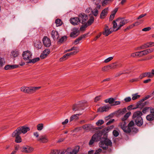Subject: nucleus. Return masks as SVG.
<instances>
[{"label": "nucleus", "mask_w": 154, "mask_h": 154, "mask_svg": "<svg viewBox=\"0 0 154 154\" xmlns=\"http://www.w3.org/2000/svg\"><path fill=\"white\" fill-rule=\"evenodd\" d=\"M111 141L107 138L103 139L99 143L100 147L103 149L106 150V152L110 153L112 152L111 147L112 146Z\"/></svg>", "instance_id": "1"}, {"label": "nucleus", "mask_w": 154, "mask_h": 154, "mask_svg": "<svg viewBox=\"0 0 154 154\" xmlns=\"http://www.w3.org/2000/svg\"><path fill=\"white\" fill-rule=\"evenodd\" d=\"M128 22L127 20L123 18H118L116 20L113 21V27L114 29H116L115 31H117Z\"/></svg>", "instance_id": "2"}, {"label": "nucleus", "mask_w": 154, "mask_h": 154, "mask_svg": "<svg viewBox=\"0 0 154 154\" xmlns=\"http://www.w3.org/2000/svg\"><path fill=\"white\" fill-rule=\"evenodd\" d=\"M105 134L102 133V130L97 133L94 134L92 137V138L89 142V145H92L95 142H97L101 140L103 138H106L101 137L102 134Z\"/></svg>", "instance_id": "3"}, {"label": "nucleus", "mask_w": 154, "mask_h": 154, "mask_svg": "<svg viewBox=\"0 0 154 154\" xmlns=\"http://www.w3.org/2000/svg\"><path fill=\"white\" fill-rule=\"evenodd\" d=\"M40 88V87L23 86L20 88V90L21 91L25 93L32 94L35 92L36 90L39 89Z\"/></svg>", "instance_id": "4"}, {"label": "nucleus", "mask_w": 154, "mask_h": 154, "mask_svg": "<svg viewBox=\"0 0 154 154\" xmlns=\"http://www.w3.org/2000/svg\"><path fill=\"white\" fill-rule=\"evenodd\" d=\"M30 129L29 127L23 126L18 127L15 131L16 133L20 134L21 133L25 134Z\"/></svg>", "instance_id": "5"}, {"label": "nucleus", "mask_w": 154, "mask_h": 154, "mask_svg": "<svg viewBox=\"0 0 154 154\" xmlns=\"http://www.w3.org/2000/svg\"><path fill=\"white\" fill-rule=\"evenodd\" d=\"M79 19L80 20V22L83 24L86 23L88 20L87 16L84 13H81L79 14L78 16Z\"/></svg>", "instance_id": "6"}, {"label": "nucleus", "mask_w": 154, "mask_h": 154, "mask_svg": "<svg viewBox=\"0 0 154 154\" xmlns=\"http://www.w3.org/2000/svg\"><path fill=\"white\" fill-rule=\"evenodd\" d=\"M32 55L31 52L29 51L23 52L22 54V56L23 59L25 60H29L31 58Z\"/></svg>", "instance_id": "7"}, {"label": "nucleus", "mask_w": 154, "mask_h": 154, "mask_svg": "<svg viewBox=\"0 0 154 154\" xmlns=\"http://www.w3.org/2000/svg\"><path fill=\"white\" fill-rule=\"evenodd\" d=\"M20 134L19 133H16L15 131L13 132L12 134V137H15V141L17 143H20L22 141V139L20 136Z\"/></svg>", "instance_id": "8"}, {"label": "nucleus", "mask_w": 154, "mask_h": 154, "mask_svg": "<svg viewBox=\"0 0 154 154\" xmlns=\"http://www.w3.org/2000/svg\"><path fill=\"white\" fill-rule=\"evenodd\" d=\"M101 7L100 5H97L92 10L91 13L94 16L97 17L99 14V10L100 9Z\"/></svg>", "instance_id": "9"}, {"label": "nucleus", "mask_w": 154, "mask_h": 154, "mask_svg": "<svg viewBox=\"0 0 154 154\" xmlns=\"http://www.w3.org/2000/svg\"><path fill=\"white\" fill-rule=\"evenodd\" d=\"M149 95H147L143 99L141 100L140 101H139L137 103V106L138 108H142L146 104L145 102V103H143V102L147 99L149 98Z\"/></svg>", "instance_id": "10"}, {"label": "nucleus", "mask_w": 154, "mask_h": 154, "mask_svg": "<svg viewBox=\"0 0 154 154\" xmlns=\"http://www.w3.org/2000/svg\"><path fill=\"white\" fill-rule=\"evenodd\" d=\"M33 151V148L28 146H24L22 148V151L26 153H30Z\"/></svg>", "instance_id": "11"}, {"label": "nucleus", "mask_w": 154, "mask_h": 154, "mask_svg": "<svg viewBox=\"0 0 154 154\" xmlns=\"http://www.w3.org/2000/svg\"><path fill=\"white\" fill-rule=\"evenodd\" d=\"M37 140L41 143H45L48 141L47 136L45 135H41L39 138H37Z\"/></svg>", "instance_id": "12"}, {"label": "nucleus", "mask_w": 154, "mask_h": 154, "mask_svg": "<svg viewBox=\"0 0 154 154\" xmlns=\"http://www.w3.org/2000/svg\"><path fill=\"white\" fill-rule=\"evenodd\" d=\"M43 42L44 46L46 47H49L51 45L50 39L47 37H44L43 39Z\"/></svg>", "instance_id": "13"}, {"label": "nucleus", "mask_w": 154, "mask_h": 154, "mask_svg": "<svg viewBox=\"0 0 154 154\" xmlns=\"http://www.w3.org/2000/svg\"><path fill=\"white\" fill-rule=\"evenodd\" d=\"M143 115L142 112L140 111H137L134 112L133 116V120L137 119L140 118H142L141 116Z\"/></svg>", "instance_id": "14"}, {"label": "nucleus", "mask_w": 154, "mask_h": 154, "mask_svg": "<svg viewBox=\"0 0 154 154\" xmlns=\"http://www.w3.org/2000/svg\"><path fill=\"white\" fill-rule=\"evenodd\" d=\"M82 105L81 104V103L79 102V103L74 105L72 107V110L74 111H76L82 110L83 109L82 108Z\"/></svg>", "instance_id": "15"}, {"label": "nucleus", "mask_w": 154, "mask_h": 154, "mask_svg": "<svg viewBox=\"0 0 154 154\" xmlns=\"http://www.w3.org/2000/svg\"><path fill=\"white\" fill-rule=\"evenodd\" d=\"M78 17H75L72 18L70 19V23L74 25H76L79 23L80 20Z\"/></svg>", "instance_id": "16"}, {"label": "nucleus", "mask_w": 154, "mask_h": 154, "mask_svg": "<svg viewBox=\"0 0 154 154\" xmlns=\"http://www.w3.org/2000/svg\"><path fill=\"white\" fill-rule=\"evenodd\" d=\"M79 33V31L78 28H74L73 31L71 32L70 36L71 37H75L78 35Z\"/></svg>", "instance_id": "17"}, {"label": "nucleus", "mask_w": 154, "mask_h": 154, "mask_svg": "<svg viewBox=\"0 0 154 154\" xmlns=\"http://www.w3.org/2000/svg\"><path fill=\"white\" fill-rule=\"evenodd\" d=\"M110 108L109 105H105L104 106L100 107L98 110V111L103 112L108 111Z\"/></svg>", "instance_id": "18"}, {"label": "nucleus", "mask_w": 154, "mask_h": 154, "mask_svg": "<svg viewBox=\"0 0 154 154\" xmlns=\"http://www.w3.org/2000/svg\"><path fill=\"white\" fill-rule=\"evenodd\" d=\"M108 9V8H106L102 10L100 15V18L101 19L104 18L107 15Z\"/></svg>", "instance_id": "19"}, {"label": "nucleus", "mask_w": 154, "mask_h": 154, "mask_svg": "<svg viewBox=\"0 0 154 154\" xmlns=\"http://www.w3.org/2000/svg\"><path fill=\"white\" fill-rule=\"evenodd\" d=\"M112 32V31L109 29L107 26L106 25L104 29V30L103 32V34L106 36L110 34Z\"/></svg>", "instance_id": "20"}, {"label": "nucleus", "mask_w": 154, "mask_h": 154, "mask_svg": "<svg viewBox=\"0 0 154 154\" xmlns=\"http://www.w3.org/2000/svg\"><path fill=\"white\" fill-rule=\"evenodd\" d=\"M134 120L135 121L136 125L139 127L141 126L143 124V121L142 118H140L137 119H134Z\"/></svg>", "instance_id": "21"}, {"label": "nucleus", "mask_w": 154, "mask_h": 154, "mask_svg": "<svg viewBox=\"0 0 154 154\" xmlns=\"http://www.w3.org/2000/svg\"><path fill=\"white\" fill-rule=\"evenodd\" d=\"M51 35L52 38L54 40L57 39L59 37V35L58 32L55 30L52 31Z\"/></svg>", "instance_id": "22"}, {"label": "nucleus", "mask_w": 154, "mask_h": 154, "mask_svg": "<svg viewBox=\"0 0 154 154\" xmlns=\"http://www.w3.org/2000/svg\"><path fill=\"white\" fill-rule=\"evenodd\" d=\"M147 77L149 78H152L151 72H145L141 74L139 76V78L140 79H142L143 78Z\"/></svg>", "instance_id": "23"}, {"label": "nucleus", "mask_w": 154, "mask_h": 154, "mask_svg": "<svg viewBox=\"0 0 154 154\" xmlns=\"http://www.w3.org/2000/svg\"><path fill=\"white\" fill-rule=\"evenodd\" d=\"M82 114H74L72 115L69 119V121H75L79 119V116L81 115Z\"/></svg>", "instance_id": "24"}, {"label": "nucleus", "mask_w": 154, "mask_h": 154, "mask_svg": "<svg viewBox=\"0 0 154 154\" xmlns=\"http://www.w3.org/2000/svg\"><path fill=\"white\" fill-rule=\"evenodd\" d=\"M18 65H6L4 67L5 70L17 68Z\"/></svg>", "instance_id": "25"}, {"label": "nucleus", "mask_w": 154, "mask_h": 154, "mask_svg": "<svg viewBox=\"0 0 154 154\" xmlns=\"http://www.w3.org/2000/svg\"><path fill=\"white\" fill-rule=\"evenodd\" d=\"M114 126L113 125H111L108 126L106 128H105L102 130V133L104 134H106L108 133L113 128Z\"/></svg>", "instance_id": "26"}, {"label": "nucleus", "mask_w": 154, "mask_h": 154, "mask_svg": "<svg viewBox=\"0 0 154 154\" xmlns=\"http://www.w3.org/2000/svg\"><path fill=\"white\" fill-rule=\"evenodd\" d=\"M79 146H76L75 147L74 149L72 152H68L66 153V154H76L79 151Z\"/></svg>", "instance_id": "27"}, {"label": "nucleus", "mask_w": 154, "mask_h": 154, "mask_svg": "<svg viewBox=\"0 0 154 154\" xmlns=\"http://www.w3.org/2000/svg\"><path fill=\"white\" fill-rule=\"evenodd\" d=\"M86 35L85 34L82 35L81 36L76 39L74 42V44L75 45H77L79 44V41L83 38L85 37Z\"/></svg>", "instance_id": "28"}, {"label": "nucleus", "mask_w": 154, "mask_h": 154, "mask_svg": "<svg viewBox=\"0 0 154 154\" xmlns=\"http://www.w3.org/2000/svg\"><path fill=\"white\" fill-rule=\"evenodd\" d=\"M114 63H112L110 66H105L102 68V70L103 71H106L109 69V68H114L115 67L113 65Z\"/></svg>", "instance_id": "29"}, {"label": "nucleus", "mask_w": 154, "mask_h": 154, "mask_svg": "<svg viewBox=\"0 0 154 154\" xmlns=\"http://www.w3.org/2000/svg\"><path fill=\"white\" fill-rule=\"evenodd\" d=\"M19 54V52L18 51L15 50L11 52V56L14 57H17Z\"/></svg>", "instance_id": "30"}, {"label": "nucleus", "mask_w": 154, "mask_h": 154, "mask_svg": "<svg viewBox=\"0 0 154 154\" xmlns=\"http://www.w3.org/2000/svg\"><path fill=\"white\" fill-rule=\"evenodd\" d=\"M146 118L148 121H152L154 120V116L150 113L146 116Z\"/></svg>", "instance_id": "31"}, {"label": "nucleus", "mask_w": 154, "mask_h": 154, "mask_svg": "<svg viewBox=\"0 0 154 154\" xmlns=\"http://www.w3.org/2000/svg\"><path fill=\"white\" fill-rule=\"evenodd\" d=\"M94 18L93 17H91L90 19L88 20V22L86 23V24L88 26L90 25L94 21Z\"/></svg>", "instance_id": "32"}, {"label": "nucleus", "mask_w": 154, "mask_h": 154, "mask_svg": "<svg viewBox=\"0 0 154 154\" xmlns=\"http://www.w3.org/2000/svg\"><path fill=\"white\" fill-rule=\"evenodd\" d=\"M131 114V112H128L122 118V121H124L127 120L129 117L130 116Z\"/></svg>", "instance_id": "33"}, {"label": "nucleus", "mask_w": 154, "mask_h": 154, "mask_svg": "<svg viewBox=\"0 0 154 154\" xmlns=\"http://www.w3.org/2000/svg\"><path fill=\"white\" fill-rule=\"evenodd\" d=\"M42 44L41 42L37 41L34 44L35 46L38 49H40L42 47Z\"/></svg>", "instance_id": "34"}, {"label": "nucleus", "mask_w": 154, "mask_h": 154, "mask_svg": "<svg viewBox=\"0 0 154 154\" xmlns=\"http://www.w3.org/2000/svg\"><path fill=\"white\" fill-rule=\"evenodd\" d=\"M82 128L86 130H89L91 128V125L90 124H85L82 126Z\"/></svg>", "instance_id": "35"}, {"label": "nucleus", "mask_w": 154, "mask_h": 154, "mask_svg": "<svg viewBox=\"0 0 154 154\" xmlns=\"http://www.w3.org/2000/svg\"><path fill=\"white\" fill-rule=\"evenodd\" d=\"M40 60V58L39 57H36L32 59H31L29 60V61L27 62L28 63H34L39 61Z\"/></svg>", "instance_id": "36"}, {"label": "nucleus", "mask_w": 154, "mask_h": 154, "mask_svg": "<svg viewBox=\"0 0 154 154\" xmlns=\"http://www.w3.org/2000/svg\"><path fill=\"white\" fill-rule=\"evenodd\" d=\"M67 39V37L66 36H62L61 38L59 39L58 43L59 44L63 43L64 41H66Z\"/></svg>", "instance_id": "37"}, {"label": "nucleus", "mask_w": 154, "mask_h": 154, "mask_svg": "<svg viewBox=\"0 0 154 154\" xmlns=\"http://www.w3.org/2000/svg\"><path fill=\"white\" fill-rule=\"evenodd\" d=\"M55 23L57 26H59L62 25V22L61 20L57 19L55 20Z\"/></svg>", "instance_id": "38"}, {"label": "nucleus", "mask_w": 154, "mask_h": 154, "mask_svg": "<svg viewBox=\"0 0 154 154\" xmlns=\"http://www.w3.org/2000/svg\"><path fill=\"white\" fill-rule=\"evenodd\" d=\"M122 130L124 131L127 133H129L131 131V128L128 127H126L125 128H123Z\"/></svg>", "instance_id": "39"}, {"label": "nucleus", "mask_w": 154, "mask_h": 154, "mask_svg": "<svg viewBox=\"0 0 154 154\" xmlns=\"http://www.w3.org/2000/svg\"><path fill=\"white\" fill-rule=\"evenodd\" d=\"M132 100H135L139 98L140 96V95H138V93L133 94L132 95Z\"/></svg>", "instance_id": "40"}, {"label": "nucleus", "mask_w": 154, "mask_h": 154, "mask_svg": "<svg viewBox=\"0 0 154 154\" xmlns=\"http://www.w3.org/2000/svg\"><path fill=\"white\" fill-rule=\"evenodd\" d=\"M5 62L3 58L0 57V68L5 64Z\"/></svg>", "instance_id": "41"}, {"label": "nucleus", "mask_w": 154, "mask_h": 154, "mask_svg": "<svg viewBox=\"0 0 154 154\" xmlns=\"http://www.w3.org/2000/svg\"><path fill=\"white\" fill-rule=\"evenodd\" d=\"M69 56L68 55V53L65 54L63 56V57L60 59V61H62L63 60H66L68 58Z\"/></svg>", "instance_id": "42"}, {"label": "nucleus", "mask_w": 154, "mask_h": 154, "mask_svg": "<svg viewBox=\"0 0 154 154\" xmlns=\"http://www.w3.org/2000/svg\"><path fill=\"white\" fill-rule=\"evenodd\" d=\"M37 127L38 131H41L43 128V125L42 123L38 124L37 125Z\"/></svg>", "instance_id": "43"}, {"label": "nucleus", "mask_w": 154, "mask_h": 154, "mask_svg": "<svg viewBox=\"0 0 154 154\" xmlns=\"http://www.w3.org/2000/svg\"><path fill=\"white\" fill-rule=\"evenodd\" d=\"M127 123L125 121H123L120 124V127L122 129H123V128H125L127 127Z\"/></svg>", "instance_id": "44"}, {"label": "nucleus", "mask_w": 154, "mask_h": 154, "mask_svg": "<svg viewBox=\"0 0 154 154\" xmlns=\"http://www.w3.org/2000/svg\"><path fill=\"white\" fill-rule=\"evenodd\" d=\"M150 108L149 107H145L142 110V112L144 113L145 114L147 112H148L149 110H150Z\"/></svg>", "instance_id": "45"}, {"label": "nucleus", "mask_w": 154, "mask_h": 154, "mask_svg": "<svg viewBox=\"0 0 154 154\" xmlns=\"http://www.w3.org/2000/svg\"><path fill=\"white\" fill-rule=\"evenodd\" d=\"M96 5H100L99 4L101 0H91Z\"/></svg>", "instance_id": "46"}, {"label": "nucleus", "mask_w": 154, "mask_h": 154, "mask_svg": "<svg viewBox=\"0 0 154 154\" xmlns=\"http://www.w3.org/2000/svg\"><path fill=\"white\" fill-rule=\"evenodd\" d=\"M104 123V121L102 120H99L96 123V124L98 126H100Z\"/></svg>", "instance_id": "47"}, {"label": "nucleus", "mask_w": 154, "mask_h": 154, "mask_svg": "<svg viewBox=\"0 0 154 154\" xmlns=\"http://www.w3.org/2000/svg\"><path fill=\"white\" fill-rule=\"evenodd\" d=\"M113 134L115 137H117L119 135L118 131L116 130H114L112 132Z\"/></svg>", "instance_id": "48"}, {"label": "nucleus", "mask_w": 154, "mask_h": 154, "mask_svg": "<svg viewBox=\"0 0 154 154\" xmlns=\"http://www.w3.org/2000/svg\"><path fill=\"white\" fill-rule=\"evenodd\" d=\"M78 49V47H73L71 48V49L67 50L66 51V52L70 51L73 50H76Z\"/></svg>", "instance_id": "49"}, {"label": "nucleus", "mask_w": 154, "mask_h": 154, "mask_svg": "<svg viewBox=\"0 0 154 154\" xmlns=\"http://www.w3.org/2000/svg\"><path fill=\"white\" fill-rule=\"evenodd\" d=\"M75 51L71 52L70 53H68V55H69V56L71 55L75 54L78 53L79 52V51L77 50Z\"/></svg>", "instance_id": "50"}, {"label": "nucleus", "mask_w": 154, "mask_h": 154, "mask_svg": "<svg viewBox=\"0 0 154 154\" xmlns=\"http://www.w3.org/2000/svg\"><path fill=\"white\" fill-rule=\"evenodd\" d=\"M113 59V57H110L108 58H107L106 59H105L104 61V62L105 63H107L109 62L110 61L112 60Z\"/></svg>", "instance_id": "51"}, {"label": "nucleus", "mask_w": 154, "mask_h": 154, "mask_svg": "<svg viewBox=\"0 0 154 154\" xmlns=\"http://www.w3.org/2000/svg\"><path fill=\"white\" fill-rule=\"evenodd\" d=\"M115 64L113 65L115 67V68H116V67H121L122 66V64L121 63H119L118 64H116V63H114Z\"/></svg>", "instance_id": "52"}, {"label": "nucleus", "mask_w": 154, "mask_h": 154, "mask_svg": "<svg viewBox=\"0 0 154 154\" xmlns=\"http://www.w3.org/2000/svg\"><path fill=\"white\" fill-rule=\"evenodd\" d=\"M59 151L58 150H51V154H58Z\"/></svg>", "instance_id": "53"}, {"label": "nucleus", "mask_w": 154, "mask_h": 154, "mask_svg": "<svg viewBox=\"0 0 154 154\" xmlns=\"http://www.w3.org/2000/svg\"><path fill=\"white\" fill-rule=\"evenodd\" d=\"M109 0H104L103 2H102V6H104L106 5L108 3V2Z\"/></svg>", "instance_id": "54"}, {"label": "nucleus", "mask_w": 154, "mask_h": 154, "mask_svg": "<svg viewBox=\"0 0 154 154\" xmlns=\"http://www.w3.org/2000/svg\"><path fill=\"white\" fill-rule=\"evenodd\" d=\"M131 100V97H127L125 98L124 100L125 102H130Z\"/></svg>", "instance_id": "55"}, {"label": "nucleus", "mask_w": 154, "mask_h": 154, "mask_svg": "<svg viewBox=\"0 0 154 154\" xmlns=\"http://www.w3.org/2000/svg\"><path fill=\"white\" fill-rule=\"evenodd\" d=\"M115 100V99L113 98H109V103L110 104H111L112 106V104L113 103V102Z\"/></svg>", "instance_id": "56"}, {"label": "nucleus", "mask_w": 154, "mask_h": 154, "mask_svg": "<svg viewBox=\"0 0 154 154\" xmlns=\"http://www.w3.org/2000/svg\"><path fill=\"white\" fill-rule=\"evenodd\" d=\"M101 96L100 95L97 96L94 98V102H96L100 100L101 98Z\"/></svg>", "instance_id": "57"}, {"label": "nucleus", "mask_w": 154, "mask_h": 154, "mask_svg": "<svg viewBox=\"0 0 154 154\" xmlns=\"http://www.w3.org/2000/svg\"><path fill=\"white\" fill-rule=\"evenodd\" d=\"M102 149L101 148H99L98 149L96 150L94 154H100L101 152Z\"/></svg>", "instance_id": "58"}, {"label": "nucleus", "mask_w": 154, "mask_h": 154, "mask_svg": "<svg viewBox=\"0 0 154 154\" xmlns=\"http://www.w3.org/2000/svg\"><path fill=\"white\" fill-rule=\"evenodd\" d=\"M47 56V54H45V53L43 52L40 56V57L41 59H43L45 58Z\"/></svg>", "instance_id": "59"}, {"label": "nucleus", "mask_w": 154, "mask_h": 154, "mask_svg": "<svg viewBox=\"0 0 154 154\" xmlns=\"http://www.w3.org/2000/svg\"><path fill=\"white\" fill-rule=\"evenodd\" d=\"M121 102L119 101H115V100L113 102V103L112 104V106H116L118 105H119L120 104Z\"/></svg>", "instance_id": "60"}, {"label": "nucleus", "mask_w": 154, "mask_h": 154, "mask_svg": "<svg viewBox=\"0 0 154 154\" xmlns=\"http://www.w3.org/2000/svg\"><path fill=\"white\" fill-rule=\"evenodd\" d=\"M134 122L133 121H131L128 124V126L130 128L131 127L134 126Z\"/></svg>", "instance_id": "61"}, {"label": "nucleus", "mask_w": 154, "mask_h": 154, "mask_svg": "<svg viewBox=\"0 0 154 154\" xmlns=\"http://www.w3.org/2000/svg\"><path fill=\"white\" fill-rule=\"evenodd\" d=\"M151 29V28L150 27H147L145 28L142 29V31H149Z\"/></svg>", "instance_id": "62"}, {"label": "nucleus", "mask_w": 154, "mask_h": 154, "mask_svg": "<svg viewBox=\"0 0 154 154\" xmlns=\"http://www.w3.org/2000/svg\"><path fill=\"white\" fill-rule=\"evenodd\" d=\"M149 48L154 46V42H147Z\"/></svg>", "instance_id": "63"}, {"label": "nucleus", "mask_w": 154, "mask_h": 154, "mask_svg": "<svg viewBox=\"0 0 154 154\" xmlns=\"http://www.w3.org/2000/svg\"><path fill=\"white\" fill-rule=\"evenodd\" d=\"M87 25L86 24L82 26L80 28V30L81 31H83L85 30V29L87 27Z\"/></svg>", "instance_id": "64"}]
</instances>
